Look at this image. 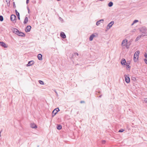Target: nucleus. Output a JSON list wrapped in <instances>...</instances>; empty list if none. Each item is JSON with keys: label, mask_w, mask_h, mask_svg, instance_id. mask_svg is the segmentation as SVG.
Masks as SVG:
<instances>
[{"label": "nucleus", "mask_w": 147, "mask_h": 147, "mask_svg": "<svg viewBox=\"0 0 147 147\" xmlns=\"http://www.w3.org/2000/svg\"><path fill=\"white\" fill-rule=\"evenodd\" d=\"M140 32L142 33L141 35L144 36H147V29L145 27H143L141 28Z\"/></svg>", "instance_id": "obj_1"}, {"label": "nucleus", "mask_w": 147, "mask_h": 147, "mask_svg": "<svg viewBox=\"0 0 147 147\" xmlns=\"http://www.w3.org/2000/svg\"><path fill=\"white\" fill-rule=\"evenodd\" d=\"M140 51H137L135 53L134 56V60L135 62H136L138 60Z\"/></svg>", "instance_id": "obj_2"}, {"label": "nucleus", "mask_w": 147, "mask_h": 147, "mask_svg": "<svg viewBox=\"0 0 147 147\" xmlns=\"http://www.w3.org/2000/svg\"><path fill=\"white\" fill-rule=\"evenodd\" d=\"M60 110L58 107L52 111V117H53Z\"/></svg>", "instance_id": "obj_3"}, {"label": "nucleus", "mask_w": 147, "mask_h": 147, "mask_svg": "<svg viewBox=\"0 0 147 147\" xmlns=\"http://www.w3.org/2000/svg\"><path fill=\"white\" fill-rule=\"evenodd\" d=\"M129 74H128L127 75H124L125 81L127 84L129 83L130 81V78L129 76Z\"/></svg>", "instance_id": "obj_4"}, {"label": "nucleus", "mask_w": 147, "mask_h": 147, "mask_svg": "<svg viewBox=\"0 0 147 147\" xmlns=\"http://www.w3.org/2000/svg\"><path fill=\"white\" fill-rule=\"evenodd\" d=\"M121 63L123 65H127L128 64V63L126 62L125 60L124 59H122L121 61Z\"/></svg>", "instance_id": "obj_5"}, {"label": "nucleus", "mask_w": 147, "mask_h": 147, "mask_svg": "<svg viewBox=\"0 0 147 147\" xmlns=\"http://www.w3.org/2000/svg\"><path fill=\"white\" fill-rule=\"evenodd\" d=\"M114 21H111L108 25L107 27V29H109L114 24Z\"/></svg>", "instance_id": "obj_6"}, {"label": "nucleus", "mask_w": 147, "mask_h": 147, "mask_svg": "<svg viewBox=\"0 0 147 147\" xmlns=\"http://www.w3.org/2000/svg\"><path fill=\"white\" fill-rule=\"evenodd\" d=\"M0 45L5 48H6L8 47L7 45L3 42H0Z\"/></svg>", "instance_id": "obj_7"}, {"label": "nucleus", "mask_w": 147, "mask_h": 147, "mask_svg": "<svg viewBox=\"0 0 147 147\" xmlns=\"http://www.w3.org/2000/svg\"><path fill=\"white\" fill-rule=\"evenodd\" d=\"M127 39H124L123 40L121 43V45L122 46H125L126 44H127Z\"/></svg>", "instance_id": "obj_8"}, {"label": "nucleus", "mask_w": 147, "mask_h": 147, "mask_svg": "<svg viewBox=\"0 0 147 147\" xmlns=\"http://www.w3.org/2000/svg\"><path fill=\"white\" fill-rule=\"evenodd\" d=\"M16 16L12 14L11 15L10 19L12 21H14L16 19Z\"/></svg>", "instance_id": "obj_9"}, {"label": "nucleus", "mask_w": 147, "mask_h": 147, "mask_svg": "<svg viewBox=\"0 0 147 147\" xmlns=\"http://www.w3.org/2000/svg\"><path fill=\"white\" fill-rule=\"evenodd\" d=\"M31 28V26H27L25 29V31L26 32H30Z\"/></svg>", "instance_id": "obj_10"}, {"label": "nucleus", "mask_w": 147, "mask_h": 147, "mask_svg": "<svg viewBox=\"0 0 147 147\" xmlns=\"http://www.w3.org/2000/svg\"><path fill=\"white\" fill-rule=\"evenodd\" d=\"M60 36L63 38H66V36L64 33L63 32H61L60 33Z\"/></svg>", "instance_id": "obj_11"}, {"label": "nucleus", "mask_w": 147, "mask_h": 147, "mask_svg": "<svg viewBox=\"0 0 147 147\" xmlns=\"http://www.w3.org/2000/svg\"><path fill=\"white\" fill-rule=\"evenodd\" d=\"M19 36H25V34L23 32L18 31V32L17 34Z\"/></svg>", "instance_id": "obj_12"}, {"label": "nucleus", "mask_w": 147, "mask_h": 147, "mask_svg": "<svg viewBox=\"0 0 147 147\" xmlns=\"http://www.w3.org/2000/svg\"><path fill=\"white\" fill-rule=\"evenodd\" d=\"M34 63V62L33 61H29L28 62V63L27 64V66H31L32 65H33Z\"/></svg>", "instance_id": "obj_13"}, {"label": "nucleus", "mask_w": 147, "mask_h": 147, "mask_svg": "<svg viewBox=\"0 0 147 147\" xmlns=\"http://www.w3.org/2000/svg\"><path fill=\"white\" fill-rule=\"evenodd\" d=\"M12 30L13 31V32L16 34L19 31V30L15 28H13Z\"/></svg>", "instance_id": "obj_14"}, {"label": "nucleus", "mask_w": 147, "mask_h": 147, "mask_svg": "<svg viewBox=\"0 0 147 147\" xmlns=\"http://www.w3.org/2000/svg\"><path fill=\"white\" fill-rule=\"evenodd\" d=\"M30 127L32 128H37V126L33 123H31Z\"/></svg>", "instance_id": "obj_15"}, {"label": "nucleus", "mask_w": 147, "mask_h": 147, "mask_svg": "<svg viewBox=\"0 0 147 147\" xmlns=\"http://www.w3.org/2000/svg\"><path fill=\"white\" fill-rule=\"evenodd\" d=\"M104 20L103 19H101L100 20H99L97 21L96 22V25L97 26L99 25L100 24V22H103L104 21Z\"/></svg>", "instance_id": "obj_16"}, {"label": "nucleus", "mask_w": 147, "mask_h": 147, "mask_svg": "<svg viewBox=\"0 0 147 147\" xmlns=\"http://www.w3.org/2000/svg\"><path fill=\"white\" fill-rule=\"evenodd\" d=\"M37 58L39 60H42V55L40 54H38L37 55Z\"/></svg>", "instance_id": "obj_17"}, {"label": "nucleus", "mask_w": 147, "mask_h": 147, "mask_svg": "<svg viewBox=\"0 0 147 147\" xmlns=\"http://www.w3.org/2000/svg\"><path fill=\"white\" fill-rule=\"evenodd\" d=\"M95 36V35H94V34H92L91 35H90V38H89V40L90 41H91L92 40L93 38Z\"/></svg>", "instance_id": "obj_18"}, {"label": "nucleus", "mask_w": 147, "mask_h": 147, "mask_svg": "<svg viewBox=\"0 0 147 147\" xmlns=\"http://www.w3.org/2000/svg\"><path fill=\"white\" fill-rule=\"evenodd\" d=\"M15 11L16 12V15L17 16L19 20H20V14L19 12H18L17 10H15Z\"/></svg>", "instance_id": "obj_19"}, {"label": "nucleus", "mask_w": 147, "mask_h": 147, "mask_svg": "<svg viewBox=\"0 0 147 147\" xmlns=\"http://www.w3.org/2000/svg\"><path fill=\"white\" fill-rule=\"evenodd\" d=\"M131 43L130 41L127 42V44H126L125 47L127 49H128Z\"/></svg>", "instance_id": "obj_20"}, {"label": "nucleus", "mask_w": 147, "mask_h": 147, "mask_svg": "<svg viewBox=\"0 0 147 147\" xmlns=\"http://www.w3.org/2000/svg\"><path fill=\"white\" fill-rule=\"evenodd\" d=\"M128 64L125 65H126V69H127L130 70V66L129 65L130 64V63L129 61H128Z\"/></svg>", "instance_id": "obj_21"}, {"label": "nucleus", "mask_w": 147, "mask_h": 147, "mask_svg": "<svg viewBox=\"0 0 147 147\" xmlns=\"http://www.w3.org/2000/svg\"><path fill=\"white\" fill-rule=\"evenodd\" d=\"M142 36L141 35H139L136 38L135 40V41H137L139 39H140L141 38Z\"/></svg>", "instance_id": "obj_22"}, {"label": "nucleus", "mask_w": 147, "mask_h": 147, "mask_svg": "<svg viewBox=\"0 0 147 147\" xmlns=\"http://www.w3.org/2000/svg\"><path fill=\"white\" fill-rule=\"evenodd\" d=\"M28 21V18L27 17H26L24 22V24H26Z\"/></svg>", "instance_id": "obj_23"}, {"label": "nucleus", "mask_w": 147, "mask_h": 147, "mask_svg": "<svg viewBox=\"0 0 147 147\" xmlns=\"http://www.w3.org/2000/svg\"><path fill=\"white\" fill-rule=\"evenodd\" d=\"M57 128L58 130H60L62 128V126L60 125H57Z\"/></svg>", "instance_id": "obj_24"}, {"label": "nucleus", "mask_w": 147, "mask_h": 147, "mask_svg": "<svg viewBox=\"0 0 147 147\" xmlns=\"http://www.w3.org/2000/svg\"><path fill=\"white\" fill-rule=\"evenodd\" d=\"M113 5V2L111 1L108 4V6L109 7H112Z\"/></svg>", "instance_id": "obj_25"}, {"label": "nucleus", "mask_w": 147, "mask_h": 147, "mask_svg": "<svg viewBox=\"0 0 147 147\" xmlns=\"http://www.w3.org/2000/svg\"><path fill=\"white\" fill-rule=\"evenodd\" d=\"M38 82L41 84L43 85L44 84L42 80H39Z\"/></svg>", "instance_id": "obj_26"}, {"label": "nucleus", "mask_w": 147, "mask_h": 147, "mask_svg": "<svg viewBox=\"0 0 147 147\" xmlns=\"http://www.w3.org/2000/svg\"><path fill=\"white\" fill-rule=\"evenodd\" d=\"M131 79L132 80L134 81H135L136 80V77H134L133 76H132L131 78Z\"/></svg>", "instance_id": "obj_27"}, {"label": "nucleus", "mask_w": 147, "mask_h": 147, "mask_svg": "<svg viewBox=\"0 0 147 147\" xmlns=\"http://www.w3.org/2000/svg\"><path fill=\"white\" fill-rule=\"evenodd\" d=\"M3 20V17L1 16H0V21H2Z\"/></svg>", "instance_id": "obj_28"}, {"label": "nucleus", "mask_w": 147, "mask_h": 147, "mask_svg": "<svg viewBox=\"0 0 147 147\" xmlns=\"http://www.w3.org/2000/svg\"><path fill=\"white\" fill-rule=\"evenodd\" d=\"M124 131V129H120L119 131L118 132H123Z\"/></svg>", "instance_id": "obj_29"}, {"label": "nucleus", "mask_w": 147, "mask_h": 147, "mask_svg": "<svg viewBox=\"0 0 147 147\" xmlns=\"http://www.w3.org/2000/svg\"><path fill=\"white\" fill-rule=\"evenodd\" d=\"M138 22V20H135L133 21V23L135 24V23H136Z\"/></svg>", "instance_id": "obj_30"}, {"label": "nucleus", "mask_w": 147, "mask_h": 147, "mask_svg": "<svg viewBox=\"0 0 147 147\" xmlns=\"http://www.w3.org/2000/svg\"><path fill=\"white\" fill-rule=\"evenodd\" d=\"M144 61L145 63H146V64H147V59H144Z\"/></svg>", "instance_id": "obj_31"}, {"label": "nucleus", "mask_w": 147, "mask_h": 147, "mask_svg": "<svg viewBox=\"0 0 147 147\" xmlns=\"http://www.w3.org/2000/svg\"><path fill=\"white\" fill-rule=\"evenodd\" d=\"M106 141L105 140H102V143L103 144H105L106 143Z\"/></svg>", "instance_id": "obj_32"}, {"label": "nucleus", "mask_w": 147, "mask_h": 147, "mask_svg": "<svg viewBox=\"0 0 147 147\" xmlns=\"http://www.w3.org/2000/svg\"><path fill=\"white\" fill-rule=\"evenodd\" d=\"M144 56L145 57L146 59V58H147V54L145 53L144 54Z\"/></svg>", "instance_id": "obj_33"}, {"label": "nucleus", "mask_w": 147, "mask_h": 147, "mask_svg": "<svg viewBox=\"0 0 147 147\" xmlns=\"http://www.w3.org/2000/svg\"><path fill=\"white\" fill-rule=\"evenodd\" d=\"M54 90V92H55V93L56 95L57 96H58V94L56 90Z\"/></svg>", "instance_id": "obj_34"}, {"label": "nucleus", "mask_w": 147, "mask_h": 147, "mask_svg": "<svg viewBox=\"0 0 147 147\" xmlns=\"http://www.w3.org/2000/svg\"><path fill=\"white\" fill-rule=\"evenodd\" d=\"M13 5L14 8H15L16 7L15 4V2H13Z\"/></svg>", "instance_id": "obj_35"}, {"label": "nucleus", "mask_w": 147, "mask_h": 147, "mask_svg": "<svg viewBox=\"0 0 147 147\" xmlns=\"http://www.w3.org/2000/svg\"><path fill=\"white\" fill-rule=\"evenodd\" d=\"M7 5L8 7H9L10 6V2L7 3Z\"/></svg>", "instance_id": "obj_36"}, {"label": "nucleus", "mask_w": 147, "mask_h": 147, "mask_svg": "<svg viewBox=\"0 0 147 147\" xmlns=\"http://www.w3.org/2000/svg\"><path fill=\"white\" fill-rule=\"evenodd\" d=\"M144 101L146 102V103H147V98H145L144 100Z\"/></svg>", "instance_id": "obj_37"}, {"label": "nucleus", "mask_w": 147, "mask_h": 147, "mask_svg": "<svg viewBox=\"0 0 147 147\" xmlns=\"http://www.w3.org/2000/svg\"><path fill=\"white\" fill-rule=\"evenodd\" d=\"M10 0H6V1L7 3L10 2Z\"/></svg>", "instance_id": "obj_38"}, {"label": "nucleus", "mask_w": 147, "mask_h": 147, "mask_svg": "<svg viewBox=\"0 0 147 147\" xmlns=\"http://www.w3.org/2000/svg\"><path fill=\"white\" fill-rule=\"evenodd\" d=\"M74 54L75 55H76L77 56L78 55V53H74Z\"/></svg>", "instance_id": "obj_39"}, {"label": "nucleus", "mask_w": 147, "mask_h": 147, "mask_svg": "<svg viewBox=\"0 0 147 147\" xmlns=\"http://www.w3.org/2000/svg\"><path fill=\"white\" fill-rule=\"evenodd\" d=\"M29 0H26V3L27 4L29 2Z\"/></svg>", "instance_id": "obj_40"}, {"label": "nucleus", "mask_w": 147, "mask_h": 147, "mask_svg": "<svg viewBox=\"0 0 147 147\" xmlns=\"http://www.w3.org/2000/svg\"><path fill=\"white\" fill-rule=\"evenodd\" d=\"M84 101H82L80 102L81 103H84Z\"/></svg>", "instance_id": "obj_41"}, {"label": "nucleus", "mask_w": 147, "mask_h": 147, "mask_svg": "<svg viewBox=\"0 0 147 147\" xmlns=\"http://www.w3.org/2000/svg\"><path fill=\"white\" fill-rule=\"evenodd\" d=\"M101 96H102V95H101L100 96H99V97L101 98Z\"/></svg>", "instance_id": "obj_42"}, {"label": "nucleus", "mask_w": 147, "mask_h": 147, "mask_svg": "<svg viewBox=\"0 0 147 147\" xmlns=\"http://www.w3.org/2000/svg\"><path fill=\"white\" fill-rule=\"evenodd\" d=\"M1 131L0 132V136H1Z\"/></svg>", "instance_id": "obj_43"}, {"label": "nucleus", "mask_w": 147, "mask_h": 147, "mask_svg": "<svg viewBox=\"0 0 147 147\" xmlns=\"http://www.w3.org/2000/svg\"><path fill=\"white\" fill-rule=\"evenodd\" d=\"M134 23H133H133L131 24V25H133Z\"/></svg>", "instance_id": "obj_44"}, {"label": "nucleus", "mask_w": 147, "mask_h": 147, "mask_svg": "<svg viewBox=\"0 0 147 147\" xmlns=\"http://www.w3.org/2000/svg\"><path fill=\"white\" fill-rule=\"evenodd\" d=\"M28 12L29 13V9H28Z\"/></svg>", "instance_id": "obj_45"}]
</instances>
